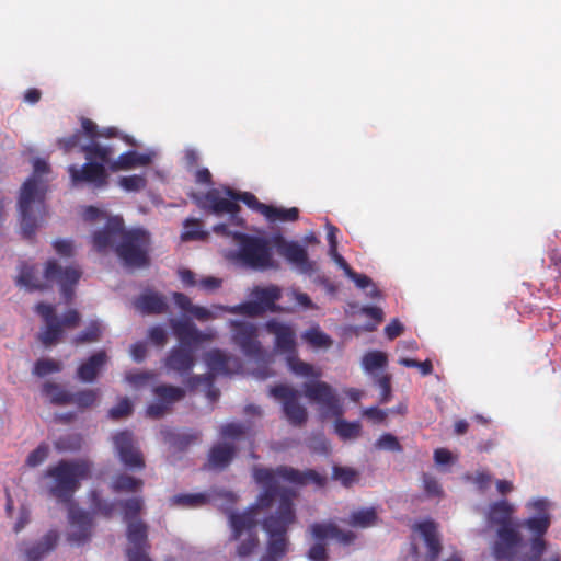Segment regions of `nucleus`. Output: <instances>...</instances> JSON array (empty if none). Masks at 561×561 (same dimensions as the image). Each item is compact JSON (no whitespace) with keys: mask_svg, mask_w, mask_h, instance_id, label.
<instances>
[{"mask_svg":"<svg viewBox=\"0 0 561 561\" xmlns=\"http://www.w3.org/2000/svg\"><path fill=\"white\" fill-rule=\"evenodd\" d=\"M363 415L375 424H380L387 419V412L377 407L364 409Z\"/></svg>","mask_w":561,"mask_h":561,"instance_id":"nucleus-60","label":"nucleus"},{"mask_svg":"<svg viewBox=\"0 0 561 561\" xmlns=\"http://www.w3.org/2000/svg\"><path fill=\"white\" fill-rule=\"evenodd\" d=\"M265 218L272 222L274 221H296L299 218V209L297 207L283 208L273 205L264 207Z\"/></svg>","mask_w":561,"mask_h":561,"instance_id":"nucleus-37","label":"nucleus"},{"mask_svg":"<svg viewBox=\"0 0 561 561\" xmlns=\"http://www.w3.org/2000/svg\"><path fill=\"white\" fill-rule=\"evenodd\" d=\"M150 234L141 228L124 230L115 252L128 267H145L149 264Z\"/></svg>","mask_w":561,"mask_h":561,"instance_id":"nucleus-10","label":"nucleus"},{"mask_svg":"<svg viewBox=\"0 0 561 561\" xmlns=\"http://www.w3.org/2000/svg\"><path fill=\"white\" fill-rule=\"evenodd\" d=\"M333 478L344 486H351L358 481V472L352 468L334 467Z\"/></svg>","mask_w":561,"mask_h":561,"instance_id":"nucleus-49","label":"nucleus"},{"mask_svg":"<svg viewBox=\"0 0 561 561\" xmlns=\"http://www.w3.org/2000/svg\"><path fill=\"white\" fill-rule=\"evenodd\" d=\"M91 533V518L83 511L71 505L69 507V531L68 540L80 545L84 542Z\"/></svg>","mask_w":561,"mask_h":561,"instance_id":"nucleus-23","label":"nucleus"},{"mask_svg":"<svg viewBox=\"0 0 561 561\" xmlns=\"http://www.w3.org/2000/svg\"><path fill=\"white\" fill-rule=\"evenodd\" d=\"M171 504L184 507H198L205 505L209 501V496L205 493L180 494L171 497Z\"/></svg>","mask_w":561,"mask_h":561,"instance_id":"nucleus-41","label":"nucleus"},{"mask_svg":"<svg viewBox=\"0 0 561 561\" xmlns=\"http://www.w3.org/2000/svg\"><path fill=\"white\" fill-rule=\"evenodd\" d=\"M150 162V156L138 153L135 150H129L118 156V158L111 163V170L113 172L119 170H129L136 167L148 165Z\"/></svg>","mask_w":561,"mask_h":561,"instance_id":"nucleus-31","label":"nucleus"},{"mask_svg":"<svg viewBox=\"0 0 561 561\" xmlns=\"http://www.w3.org/2000/svg\"><path fill=\"white\" fill-rule=\"evenodd\" d=\"M80 277L81 271L79 267L73 265L62 267L56 260H48L44 270L46 284L38 282L34 266L22 263L16 276V285L24 286L30 290H44L53 283H57L66 301H70L73 296V287Z\"/></svg>","mask_w":561,"mask_h":561,"instance_id":"nucleus-4","label":"nucleus"},{"mask_svg":"<svg viewBox=\"0 0 561 561\" xmlns=\"http://www.w3.org/2000/svg\"><path fill=\"white\" fill-rule=\"evenodd\" d=\"M113 444L118 456H141L138 444L130 431H121L113 436Z\"/></svg>","mask_w":561,"mask_h":561,"instance_id":"nucleus-32","label":"nucleus"},{"mask_svg":"<svg viewBox=\"0 0 561 561\" xmlns=\"http://www.w3.org/2000/svg\"><path fill=\"white\" fill-rule=\"evenodd\" d=\"M58 539V533L49 530L35 546L25 550L27 559L30 561H39L45 554L55 548Z\"/></svg>","mask_w":561,"mask_h":561,"instance_id":"nucleus-33","label":"nucleus"},{"mask_svg":"<svg viewBox=\"0 0 561 561\" xmlns=\"http://www.w3.org/2000/svg\"><path fill=\"white\" fill-rule=\"evenodd\" d=\"M19 210L22 234L26 239H32L39 220L46 215L44 193L39 191L37 179L30 178L23 183L19 197Z\"/></svg>","mask_w":561,"mask_h":561,"instance_id":"nucleus-6","label":"nucleus"},{"mask_svg":"<svg viewBox=\"0 0 561 561\" xmlns=\"http://www.w3.org/2000/svg\"><path fill=\"white\" fill-rule=\"evenodd\" d=\"M142 481L126 474H119L112 481V488L117 492H134L140 490Z\"/></svg>","mask_w":561,"mask_h":561,"instance_id":"nucleus-42","label":"nucleus"},{"mask_svg":"<svg viewBox=\"0 0 561 561\" xmlns=\"http://www.w3.org/2000/svg\"><path fill=\"white\" fill-rule=\"evenodd\" d=\"M61 369V363L51 358H41L35 363L33 373L38 377H45L49 374L59 373Z\"/></svg>","mask_w":561,"mask_h":561,"instance_id":"nucleus-46","label":"nucleus"},{"mask_svg":"<svg viewBox=\"0 0 561 561\" xmlns=\"http://www.w3.org/2000/svg\"><path fill=\"white\" fill-rule=\"evenodd\" d=\"M54 249L60 256L71 257L73 255V244L70 240H56L54 242Z\"/></svg>","mask_w":561,"mask_h":561,"instance_id":"nucleus-61","label":"nucleus"},{"mask_svg":"<svg viewBox=\"0 0 561 561\" xmlns=\"http://www.w3.org/2000/svg\"><path fill=\"white\" fill-rule=\"evenodd\" d=\"M376 385L380 388V403H388L391 399V377L389 375H381L376 378Z\"/></svg>","mask_w":561,"mask_h":561,"instance_id":"nucleus-56","label":"nucleus"},{"mask_svg":"<svg viewBox=\"0 0 561 561\" xmlns=\"http://www.w3.org/2000/svg\"><path fill=\"white\" fill-rule=\"evenodd\" d=\"M133 412V404L128 398H123L119 402L110 409L108 417L115 421L127 417Z\"/></svg>","mask_w":561,"mask_h":561,"instance_id":"nucleus-50","label":"nucleus"},{"mask_svg":"<svg viewBox=\"0 0 561 561\" xmlns=\"http://www.w3.org/2000/svg\"><path fill=\"white\" fill-rule=\"evenodd\" d=\"M80 141H81V131L77 130L76 133H73L72 135H70L68 137L59 138L57 140V145L60 149H62L66 153H68L71 150H73L75 148L81 147Z\"/></svg>","mask_w":561,"mask_h":561,"instance_id":"nucleus-57","label":"nucleus"},{"mask_svg":"<svg viewBox=\"0 0 561 561\" xmlns=\"http://www.w3.org/2000/svg\"><path fill=\"white\" fill-rule=\"evenodd\" d=\"M125 520L129 522L142 510L144 500L142 497H131L122 502Z\"/></svg>","mask_w":561,"mask_h":561,"instance_id":"nucleus-52","label":"nucleus"},{"mask_svg":"<svg viewBox=\"0 0 561 561\" xmlns=\"http://www.w3.org/2000/svg\"><path fill=\"white\" fill-rule=\"evenodd\" d=\"M162 440L172 447L183 451L187 446L198 439L197 435L178 433L171 427H163L160 431Z\"/></svg>","mask_w":561,"mask_h":561,"instance_id":"nucleus-34","label":"nucleus"},{"mask_svg":"<svg viewBox=\"0 0 561 561\" xmlns=\"http://www.w3.org/2000/svg\"><path fill=\"white\" fill-rule=\"evenodd\" d=\"M35 310L45 322L38 334V340L45 346L57 344L64 335L65 328L75 329L81 321V314L76 309L67 310L61 319L57 317L55 307L49 304L38 302Z\"/></svg>","mask_w":561,"mask_h":561,"instance_id":"nucleus-8","label":"nucleus"},{"mask_svg":"<svg viewBox=\"0 0 561 561\" xmlns=\"http://www.w3.org/2000/svg\"><path fill=\"white\" fill-rule=\"evenodd\" d=\"M250 296L252 298L250 301L226 307L225 310L232 314L248 317H259L267 311L278 312L280 310L276 302L282 298V289L276 285L255 286Z\"/></svg>","mask_w":561,"mask_h":561,"instance_id":"nucleus-11","label":"nucleus"},{"mask_svg":"<svg viewBox=\"0 0 561 561\" xmlns=\"http://www.w3.org/2000/svg\"><path fill=\"white\" fill-rule=\"evenodd\" d=\"M118 183L127 192H138L146 187L147 180L144 175L133 174L119 178Z\"/></svg>","mask_w":561,"mask_h":561,"instance_id":"nucleus-48","label":"nucleus"},{"mask_svg":"<svg viewBox=\"0 0 561 561\" xmlns=\"http://www.w3.org/2000/svg\"><path fill=\"white\" fill-rule=\"evenodd\" d=\"M80 151L84 154L85 160L103 163L104 167L108 165L111 168V163L114 161L112 160L113 148L111 146H102L96 140L81 146Z\"/></svg>","mask_w":561,"mask_h":561,"instance_id":"nucleus-29","label":"nucleus"},{"mask_svg":"<svg viewBox=\"0 0 561 561\" xmlns=\"http://www.w3.org/2000/svg\"><path fill=\"white\" fill-rule=\"evenodd\" d=\"M253 478L265 490L259 496L255 507L267 508L272 506L273 499L279 495L280 501L276 512L266 517L262 523V528L267 536H287L289 527L297 522L296 510L293 497L296 493L293 490L280 488V480H285L297 485L314 484L322 488L325 478L313 470L299 471L293 468L282 467L277 470L267 468H254Z\"/></svg>","mask_w":561,"mask_h":561,"instance_id":"nucleus-1","label":"nucleus"},{"mask_svg":"<svg viewBox=\"0 0 561 561\" xmlns=\"http://www.w3.org/2000/svg\"><path fill=\"white\" fill-rule=\"evenodd\" d=\"M193 199L197 206L215 215L229 214L232 219H237L240 206L230 197L222 196L218 188H211L203 194H194Z\"/></svg>","mask_w":561,"mask_h":561,"instance_id":"nucleus-14","label":"nucleus"},{"mask_svg":"<svg viewBox=\"0 0 561 561\" xmlns=\"http://www.w3.org/2000/svg\"><path fill=\"white\" fill-rule=\"evenodd\" d=\"M42 392L48 397L51 403L57 405L71 404L72 393L65 390L61 386L54 382H46L43 386Z\"/></svg>","mask_w":561,"mask_h":561,"instance_id":"nucleus-38","label":"nucleus"},{"mask_svg":"<svg viewBox=\"0 0 561 561\" xmlns=\"http://www.w3.org/2000/svg\"><path fill=\"white\" fill-rule=\"evenodd\" d=\"M127 538L130 547L127 550L128 561H150L144 551L147 542V525L141 520H129Z\"/></svg>","mask_w":561,"mask_h":561,"instance_id":"nucleus-22","label":"nucleus"},{"mask_svg":"<svg viewBox=\"0 0 561 561\" xmlns=\"http://www.w3.org/2000/svg\"><path fill=\"white\" fill-rule=\"evenodd\" d=\"M230 328L232 341L247 356H257L261 353V345L257 341V330L253 323L231 320Z\"/></svg>","mask_w":561,"mask_h":561,"instance_id":"nucleus-18","label":"nucleus"},{"mask_svg":"<svg viewBox=\"0 0 561 561\" xmlns=\"http://www.w3.org/2000/svg\"><path fill=\"white\" fill-rule=\"evenodd\" d=\"M204 360L214 375L230 376L239 373L242 368V364L238 357L229 355L219 348L206 352Z\"/></svg>","mask_w":561,"mask_h":561,"instance_id":"nucleus-21","label":"nucleus"},{"mask_svg":"<svg viewBox=\"0 0 561 561\" xmlns=\"http://www.w3.org/2000/svg\"><path fill=\"white\" fill-rule=\"evenodd\" d=\"M377 447L391 453H400L402 450L401 445L396 436L392 434H383L379 437L376 443Z\"/></svg>","mask_w":561,"mask_h":561,"instance_id":"nucleus-55","label":"nucleus"},{"mask_svg":"<svg viewBox=\"0 0 561 561\" xmlns=\"http://www.w3.org/2000/svg\"><path fill=\"white\" fill-rule=\"evenodd\" d=\"M362 364L365 370L371 373L387 364V355L380 351H370L364 355Z\"/></svg>","mask_w":561,"mask_h":561,"instance_id":"nucleus-44","label":"nucleus"},{"mask_svg":"<svg viewBox=\"0 0 561 561\" xmlns=\"http://www.w3.org/2000/svg\"><path fill=\"white\" fill-rule=\"evenodd\" d=\"M287 364H288V367L290 368V370L293 373H295L296 375H299V376L312 375V370H313L312 366L308 363L300 360L297 357L296 352L287 356Z\"/></svg>","mask_w":561,"mask_h":561,"instance_id":"nucleus-51","label":"nucleus"},{"mask_svg":"<svg viewBox=\"0 0 561 561\" xmlns=\"http://www.w3.org/2000/svg\"><path fill=\"white\" fill-rule=\"evenodd\" d=\"M413 529L419 533L424 542V552H421L417 546H413V558L415 561H434L442 550L436 524L426 520L414 525Z\"/></svg>","mask_w":561,"mask_h":561,"instance_id":"nucleus-15","label":"nucleus"},{"mask_svg":"<svg viewBox=\"0 0 561 561\" xmlns=\"http://www.w3.org/2000/svg\"><path fill=\"white\" fill-rule=\"evenodd\" d=\"M103 325L99 320H91L88 327L75 335L71 340L72 345L80 346L83 344L96 343L102 339Z\"/></svg>","mask_w":561,"mask_h":561,"instance_id":"nucleus-35","label":"nucleus"},{"mask_svg":"<svg viewBox=\"0 0 561 561\" xmlns=\"http://www.w3.org/2000/svg\"><path fill=\"white\" fill-rule=\"evenodd\" d=\"M514 506L506 501L493 503L488 512V522L497 525V540L493 554L499 561H515L523 550L520 524L513 518Z\"/></svg>","mask_w":561,"mask_h":561,"instance_id":"nucleus-2","label":"nucleus"},{"mask_svg":"<svg viewBox=\"0 0 561 561\" xmlns=\"http://www.w3.org/2000/svg\"><path fill=\"white\" fill-rule=\"evenodd\" d=\"M125 230V224L121 216H112L105 226L92 234V244L98 252H104L112 248L116 241H121Z\"/></svg>","mask_w":561,"mask_h":561,"instance_id":"nucleus-20","label":"nucleus"},{"mask_svg":"<svg viewBox=\"0 0 561 561\" xmlns=\"http://www.w3.org/2000/svg\"><path fill=\"white\" fill-rule=\"evenodd\" d=\"M277 252L301 273H311L313 263L309 260L307 250L296 241H287L282 236L274 238Z\"/></svg>","mask_w":561,"mask_h":561,"instance_id":"nucleus-19","label":"nucleus"},{"mask_svg":"<svg viewBox=\"0 0 561 561\" xmlns=\"http://www.w3.org/2000/svg\"><path fill=\"white\" fill-rule=\"evenodd\" d=\"M153 394L156 402L147 407V415L152 419L162 417L175 403L184 399L185 389L172 385H159L154 387Z\"/></svg>","mask_w":561,"mask_h":561,"instance_id":"nucleus-17","label":"nucleus"},{"mask_svg":"<svg viewBox=\"0 0 561 561\" xmlns=\"http://www.w3.org/2000/svg\"><path fill=\"white\" fill-rule=\"evenodd\" d=\"M185 231L182 234L184 240H194L201 239L205 236L204 232L201 231V222L198 219L190 218L184 222Z\"/></svg>","mask_w":561,"mask_h":561,"instance_id":"nucleus-53","label":"nucleus"},{"mask_svg":"<svg viewBox=\"0 0 561 561\" xmlns=\"http://www.w3.org/2000/svg\"><path fill=\"white\" fill-rule=\"evenodd\" d=\"M90 474L84 460H61L45 473L48 492L61 502H69L82 480Z\"/></svg>","mask_w":561,"mask_h":561,"instance_id":"nucleus-5","label":"nucleus"},{"mask_svg":"<svg viewBox=\"0 0 561 561\" xmlns=\"http://www.w3.org/2000/svg\"><path fill=\"white\" fill-rule=\"evenodd\" d=\"M362 313L375 320V324L366 327L367 331H373L376 328V324L380 323L383 320V311L379 307L375 306H365L362 308Z\"/></svg>","mask_w":561,"mask_h":561,"instance_id":"nucleus-59","label":"nucleus"},{"mask_svg":"<svg viewBox=\"0 0 561 561\" xmlns=\"http://www.w3.org/2000/svg\"><path fill=\"white\" fill-rule=\"evenodd\" d=\"M335 432L344 440L355 439L362 433V425L358 421L348 422L341 416H335Z\"/></svg>","mask_w":561,"mask_h":561,"instance_id":"nucleus-40","label":"nucleus"},{"mask_svg":"<svg viewBox=\"0 0 561 561\" xmlns=\"http://www.w3.org/2000/svg\"><path fill=\"white\" fill-rule=\"evenodd\" d=\"M99 398V390L85 389L72 393L71 404H76L80 409H87L94 405Z\"/></svg>","mask_w":561,"mask_h":561,"instance_id":"nucleus-43","label":"nucleus"},{"mask_svg":"<svg viewBox=\"0 0 561 561\" xmlns=\"http://www.w3.org/2000/svg\"><path fill=\"white\" fill-rule=\"evenodd\" d=\"M309 531L314 539H335L342 545H351L356 539L355 533L343 530L334 523H314L309 526Z\"/></svg>","mask_w":561,"mask_h":561,"instance_id":"nucleus-25","label":"nucleus"},{"mask_svg":"<svg viewBox=\"0 0 561 561\" xmlns=\"http://www.w3.org/2000/svg\"><path fill=\"white\" fill-rule=\"evenodd\" d=\"M224 193L225 195L233 199L236 203L241 201L251 209L256 210L257 213L264 215V207H266L267 204L261 203L254 194L250 192H236L230 187H225Z\"/></svg>","mask_w":561,"mask_h":561,"instance_id":"nucleus-39","label":"nucleus"},{"mask_svg":"<svg viewBox=\"0 0 561 561\" xmlns=\"http://www.w3.org/2000/svg\"><path fill=\"white\" fill-rule=\"evenodd\" d=\"M305 396L319 404L332 416H342L343 408L339 397L330 385L324 381L306 382Z\"/></svg>","mask_w":561,"mask_h":561,"instance_id":"nucleus-16","label":"nucleus"},{"mask_svg":"<svg viewBox=\"0 0 561 561\" xmlns=\"http://www.w3.org/2000/svg\"><path fill=\"white\" fill-rule=\"evenodd\" d=\"M270 396L280 401L286 420L294 426L307 422V409L299 403V391L287 385H276L270 388Z\"/></svg>","mask_w":561,"mask_h":561,"instance_id":"nucleus-12","label":"nucleus"},{"mask_svg":"<svg viewBox=\"0 0 561 561\" xmlns=\"http://www.w3.org/2000/svg\"><path fill=\"white\" fill-rule=\"evenodd\" d=\"M265 328L275 335V347L278 351L287 356L296 352L295 332L290 325L273 319L266 322Z\"/></svg>","mask_w":561,"mask_h":561,"instance_id":"nucleus-24","label":"nucleus"},{"mask_svg":"<svg viewBox=\"0 0 561 561\" xmlns=\"http://www.w3.org/2000/svg\"><path fill=\"white\" fill-rule=\"evenodd\" d=\"M244 434V427L238 423H229L221 428V435L225 438L236 439Z\"/></svg>","mask_w":561,"mask_h":561,"instance_id":"nucleus-62","label":"nucleus"},{"mask_svg":"<svg viewBox=\"0 0 561 561\" xmlns=\"http://www.w3.org/2000/svg\"><path fill=\"white\" fill-rule=\"evenodd\" d=\"M266 551L260 561H279L289 550L288 536H267Z\"/></svg>","mask_w":561,"mask_h":561,"instance_id":"nucleus-30","label":"nucleus"},{"mask_svg":"<svg viewBox=\"0 0 561 561\" xmlns=\"http://www.w3.org/2000/svg\"><path fill=\"white\" fill-rule=\"evenodd\" d=\"M229 523L233 529V538L238 539L243 533L252 534L256 527L255 507H251L243 513L231 512Z\"/></svg>","mask_w":561,"mask_h":561,"instance_id":"nucleus-28","label":"nucleus"},{"mask_svg":"<svg viewBox=\"0 0 561 561\" xmlns=\"http://www.w3.org/2000/svg\"><path fill=\"white\" fill-rule=\"evenodd\" d=\"M81 127H82V130L81 134H85L90 139L91 141H95V139H98V134H99V128H98V125L91 121L90 118H85L83 117L81 119Z\"/></svg>","mask_w":561,"mask_h":561,"instance_id":"nucleus-63","label":"nucleus"},{"mask_svg":"<svg viewBox=\"0 0 561 561\" xmlns=\"http://www.w3.org/2000/svg\"><path fill=\"white\" fill-rule=\"evenodd\" d=\"M553 504L546 497H534L528 502V549L535 556L542 554L546 550L545 534L551 525V511Z\"/></svg>","mask_w":561,"mask_h":561,"instance_id":"nucleus-9","label":"nucleus"},{"mask_svg":"<svg viewBox=\"0 0 561 561\" xmlns=\"http://www.w3.org/2000/svg\"><path fill=\"white\" fill-rule=\"evenodd\" d=\"M107 360L108 356L104 350L93 353L78 366L76 373L77 378L84 383L93 382L106 365Z\"/></svg>","mask_w":561,"mask_h":561,"instance_id":"nucleus-26","label":"nucleus"},{"mask_svg":"<svg viewBox=\"0 0 561 561\" xmlns=\"http://www.w3.org/2000/svg\"><path fill=\"white\" fill-rule=\"evenodd\" d=\"M81 443H82V438L80 435L69 433V434L60 436L55 442V447H56L57 451H59V453L75 451L81 447Z\"/></svg>","mask_w":561,"mask_h":561,"instance_id":"nucleus-45","label":"nucleus"},{"mask_svg":"<svg viewBox=\"0 0 561 561\" xmlns=\"http://www.w3.org/2000/svg\"><path fill=\"white\" fill-rule=\"evenodd\" d=\"M71 183L75 186L88 184L93 188H102L107 185L108 174L103 163L88 161L80 168L76 164L68 167Z\"/></svg>","mask_w":561,"mask_h":561,"instance_id":"nucleus-13","label":"nucleus"},{"mask_svg":"<svg viewBox=\"0 0 561 561\" xmlns=\"http://www.w3.org/2000/svg\"><path fill=\"white\" fill-rule=\"evenodd\" d=\"M135 308L141 314H162L168 310V302L162 294L147 290L134 300Z\"/></svg>","mask_w":561,"mask_h":561,"instance_id":"nucleus-27","label":"nucleus"},{"mask_svg":"<svg viewBox=\"0 0 561 561\" xmlns=\"http://www.w3.org/2000/svg\"><path fill=\"white\" fill-rule=\"evenodd\" d=\"M304 339L312 346L329 347L332 344L331 337L319 328H311L305 332Z\"/></svg>","mask_w":561,"mask_h":561,"instance_id":"nucleus-47","label":"nucleus"},{"mask_svg":"<svg viewBox=\"0 0 561 561\" xmlns=\"http://www.w3.org/2000/svg\"><path fill=\"white\" fill-rule=\"evenodd\" d=\"M308 558L311 561H327L328 553H327L325 546L323 543L313 545L310 548V550L308 551Z\"/></svg>","mask_w":561,"mask_h":561,"instance_id":"nucleus-64","label":"nucleus"},{"mask_svg":"<svg viewBox=\"0 0 561 561\" xmlns=\"http://www.w3.org/2000/svg\"><path fill=\"white\" fill-rule=\"evenodd\" d=\"M171 327L181 345L172 347L164 358V367L180 376L188 375L195 366L192 345H198L214 339V332H202L188 321L172 320Z\"/></svg>","mask_w":561,"mask_h":561,"instance_id":"nucleus-3","label":"nucleus"},{"mask_svg":"<svg viewBox=\"0 0 561 561\" xmlns=\"http://www.w3.org/2000/svg\"><path fill=\"white\" fill-rule=\"evenodd\" d=\"M257 546V536L255 534H249L248 537L239 543L237 554L241 558L248 557L253 553Z\"/></svg>","mask_w":561,"mask_h":561,"instance_id":"nucleus-54","label":"nucleus"},{"mask_svg":"<svg viewBox=\"0 0 561 561\" xmlns=\"http://www.w3.org/2000/svg\"><path fill=\"white\" fill-rule=\"evenodd\" d=\"M346 523L355 528H367L376 525L377 513L375 508H360L350 514Z\"/></svg>","mask_w":561,"mask_h":561,"instance_id":"nucleus-36","label":"nucleus"},{"mask_svg":"<svg viewBox=\"0 0 561 561\" xmlns=\"http://www.w3.org/2000/svg\"><path fill=\"white\" fill-rule=\"evenodd\" d=\"M148 337L152 344L162 347L168 342V333L161 325H154L149 329Z\"/></svg>","mask_w":561,"mask_h":561,"instance_id":"nucleus-58","label":"nucleus"},{"mask_svg":"<svg viewBox=\"0 0 561 561\" xmlns=\"http://www.w3.org/2000/svg\"><path fill=\"white\" fill-rule=\"evenodd\" d=\"M238 242L237 260L247 267L265 271L276 267L273 252L267 239L242 232L233 233Z\"/></svg>","mask_w":561,"mask_h":561,"instance_id":"nucleus-7","label":"nucleus"}]
</instances>
